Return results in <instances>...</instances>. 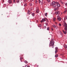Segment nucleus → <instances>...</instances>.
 <instances>
[{
  "label": "nucleus",
  "instance_id": "obj_6",
  "mask_svg": "<svg viewBox=\"0 0 67 67\" xmlns=\"http://www.w3.org/2000/svg\"><path fill=\"white\" fill-rule=\"evenodd\" d=\"M56 4H57V7H60V4H59V2H56Z\"/></svg>",
  "mask_w": 67,
  "mask_h": 67
},
{
  "label": "nucleus",
  "instance_id": "obj_17",
  "mask_svg": "<svg viewBox=\"0 0 67 67\" xmlns=\"http://www.w3.org/2000/svg\"><path fill=\"white\" fill-rule=\"evenodd\" d=\"M47 1L48 3H49L50 2V0H47Z\"/></svg>",
  "mask_w": 67,
  "mask_h": 67
},
{
  "label": "nucleus",
  "instance_id": "obj_46",
  "mask_svg": "<svg viewBox=\"0 0 67 67\" xmlns=\"http://www.w3.org/2000/svg\"><path fill=\"white\" fill-rule=\"evenodd\" d=\"M38 66L36 65V67H38Z\"/></svg>",
  "mask_w": 67,
  "mask_h": 67
},
{
  "label": "nucleus",
  "instance_id": "obj_27",
  "mask_svg": "<svg viewBox=\"0 0 67 67\" xmlns=\"http://www.w3.org/2000/svg\"><path fill=\"white\" fill-rule=\"evenodd\" d=\"M27 0H24V2L25 3H26V2Z\"/></svg>",
  "mask_w": 67,
  "mask_h": 67
},
{
  "label": "nucleus",
  "instance_id": "obj_7",
  "mask_svg": "<svg viewBox=\"0 0 67 67\" xmlns=\"http://www.w3.org/2000/svg\"><path fill=\"white\" fill-rule=\"evenodd\" d=\"M8 2L9 4H11L12 3V0H8Z\"/></svg>",
  "mask_w": 67,
  "mask_h": 67
},
{
  "label": "nucleus",
  "instance_id": "obj_42",
  "mask_svg": "<svg viewBox=\"0 0 67 67\" xmlns=\"http://www.w3.org/2000/svg\"><path fill=\"white\" fill-rule=\"evenodd\" d=\"M65 18L66 19H67V16H65Z\"/></svg>",
  "mask_w": 67,
  "mask_h": 67
},
{
  "label": "nucleus",
  "instance_id": "obj_40",
  "mask_svg": "<svg viewBox=\"0 0 67 67\" xmlns=\"http://www.w3.org/2000/svg\"><path fill=\"white\" fill-rule=\"evenodd\" d=\"M51 30L52 31H53V29L52 28H51Z\"/></svg>",
  "mask_w": 67,
  "mask_h": 67
},
{
  "label": "nucleus",
  "instance_id": "obj_45",
  "mask_svg": "<svg viewBox=\"0 0 67 67\" xmlns=\"http://www.w3.org/2000/svg\"><path fill=\"white\" fill-rule=\"evenodd\" d=\"M55 24H57V23L55 22Z\"/></svg>",
  "mask_w": 67,
  "mask_h": 67
},
{
  "label": "nucleus",
  "instance_id": "obj_19",
  "mask_svg": "<svg viewBox=\"0 0 67 67\" xmlns=\"http://www.w3.org/2000/svg\"><path fill=\"white\" fill-rule=\"evenodd\" d=\"M41 24H39L38 27H41Z\"/></svg>",
  "mask_w": 67,
  "mask_h": 67
},
{
  "label": "nucleus",
  "instance_id": "obj_32",
  "mask_svg": "<svg viewBox=\"0 0 67 67\" xmlns=\"http://www.w3.org/2000/svg\"><path fill=\"white\" fill-rule=\"evenodd\" d=\"M13 3H15V0H13Z\"/></svg>",
  "mask_w": 67,
  "mask_h": 67
},
{
  "label": "nucleus",
  "instance_id": "obj_41",
  "mask_svg": "<svg viewBox=\"0 0 67 67\" xmlns=\"http://www.w3.org/2000/svg\"><path fill=\"white\" fill-rule=\"evenodd\" d=\"M46 26H44V28H46Z\"/></svg>",
  "mask_w": 67,
  "mask_h": 67
},
{
  "label": "nucleus",
  "instance_id": "obj_44",
  "mask_svg": "<svg viewBox=\"0 0 67 67\" xmlns=\"http://www.w3.org/2000/svg\"><path fill=\"white\" fill-rule=\"evenodd\" d=\"M27 67H30V66H27Z\"/></svg>",
  "mask_w": 67,
  "mask_h": 67
},
{
  "label": "nucleus",
  "instance_id": "obj_1",
  "mask_svg": "<svg viewBox=\"0 0 67 67\" xmlns=\"http://www.w3.org/2000/svg\"><path fill=\"white\" fill-rule=\"evenodd\" d=\"M54 40V39H53L52 38L51 39L49 44V46H53L54 44V41H53Z\"/></svg>",
  "mask_w": 67,
  "mask_h": 67
},
{
  "label": "nucleus",
  "instance_id": "obj_26",
  "mask_svg": "<svg viewBox=\"0 0 67 67\" xmlns=\"http://www.w3.org/2000/svg\"><path fill=\"white\" fill-rule=\"evenodd\" d=\"M24 62L25 63H27V61L25 60Z\"/></svg>",
  "mask_w": 67,
  "mask_h": 67
},
{
  "label": "nucleus",
  "instance_id": "obj_52",
  "mask_svg": "<svg viewBox=\"0 0 67 67\" xmlns=\"http://www.w3.org/2000/svg\"><path fill=\"white\" fill-rule=\"evenodd\" d=\"M25 67L24 66V67Z\"/></svg>",
  "mask_w": 67,
  "mask_h": 67
},
{
  "label": "nucleus",
  "instance_id": "obj_22",
  "mask_svg": "<svg viewBox=\"0 0 67 67\" xmlns=\"http://www.w3.org/2000/svg\"><path fill=\"white\" fill-rule=\"evenodd\" d=\"M58 51V50H55V53L56 54H57V52Z\"/></svg>",
  "mask_w": 67,
  "mask_h": 67
},
{
  "label": "nucleus",
  "instance_id": "obj_35",
  "mask_svg": "<svg viewBox=\"0 0 67 67\" xmlns=\"http://www.w3.org/2000/svg\"><path fill=\"white\" fill-rule=\"evenodd\" d=\"M55 28L56 29H58V27L57 26H55Z\"/></svg>",
  "mask_w": 67,
  "mask_h": 67
},
{
  "label": "nucleus",
  "instance_id": "obj_48",
  "mask_svg": "<svg viewBox=\"0 0 67 67\" xmlns=\"http://www.w3.org/2000/svg\"><path fill=\"white\" fill-rule=\"evenodd\" d=\"M43 1L42 2V3H43Z\"/></svg>",
  "mask_w": 67,
  "mask_h": 67
},
{
  "label": "nucleus",
  "instance_id": "obj_38",
  "mask_svg": "<svg viewBox=\"0 0 67 67\" xmlns=\"http://www.w3.org/2000/svg\"><path fill=\"white\" fill-rule=\"evenodd\" d=\"M35 3H36V4H37V1H36L35 2Z\"/></svg>",
  "mask_w": 67,
  "mask_h": 67
},
{
  "label": "nucleus",
  "instance_id": "obj_12",
  "mask_svg": "<svg viewBox=\"0 0 67 67\" xmlns=\"http://www.w3.org/2000/svg\"><path fill=\"white\" fill-rule=\"evenodd\" d=\"M53 5V8H54L55 9L56 8L57 6L56 4Z\"/></svg>",
  "mask_w": 67,
  "mask_h": 67
},
{
  "label": "nucleus",
  "instance_id": "obj_18",
  "mask_svg": "<svg viewBox=\"0 0 67 67\" xmlns=\"http://www.w3.org/2000/svg\"><path fill=\"white\" fill-rule=\"evenodd\" d=\"M58 9V7H57L56 8H55L54 9V10L55 11H56Z\"/></svg>",
  "mask_w": 67,
  "mask_h": 67
},
{
  "label": "nucleus",
  "instance_id": "obj_50",
  "mask_svg": "<svg viewBox=\"0 0 67 67\" xmlns=\"http://www.w3.org/2000/svg\"><path fill=\"white\" fill-rule=\"evenodd\" d=\"M32 1H34V0H32Z\"/></svg>",
  "mask_w": 67,
  "mask_h": 67
},
{
  "label": "nucleus",
  "instance_id": "obj_15",
  "mask_svg": "<svg viewBox=\"0 0 67 67\" xmlns=\"http://www.w3.org/2000/svg\"><path fill=\"white\" fill-rule=\"evenodd\" d=\"M60 3H61L62 4H63V3L62 2V1L61 0H60Z\"/></svg>",
  "mask_w": 67,
  "mask_h": 67
},
{
  "label": "nucleus",
  "instance_id": "obj_36",
  "mask_svg": "<svg viewBox=\"0 0 67 67\" xmlns=\"http://www.w3.org/2000/svg\"><path fill=\"white\" fill-rule=\"evenodd\" d=\"M16 2H17L19 3V0H16Z\"/></svg>",
  "mask_w": 67,
  "mask_h": 67
},
{
  "label": "nucleus",
  "instance_id": "obj_14",
  "mask_svg": "<svg viewBox=\"0 0 67 67\" xmlns=\"http://www.w3.org/2000/svg\"><path fill=\"white\" fill-rule=\"evenodd\" d=\"M58 56V55L57 54H56L55 55V58H57Z\"/></svg>",
  "mask_w": 67,
  "mask_h": 67
},
{
  "label": "nucleus",
  "instance_id": "obj_31",
  "mask_svg": "<svg viewBox=\"0 0 67 67\" xmlns=\"http://www.w3.org/2000/svg\"><path fill=\"white\" fill-rule=\"evenodd\" d=\"M66 12L65 11H64V12H63V13L64 14H65V13Z\"/></svg>",
  "mask_w": 67,
  "mask_h": 67
},
{
  "label": "nucleus",
  "instance_id": "obj_37",
  "mask_svg": "<svg viewBox=\"0 0 67 67\" xmlns=\"http://www.w3.org/2000/svg\"><path fill=\"white\" fill-rule=\"evenodd\" d=\"M65 12H67V9H65Z\"/></svg>",
  "mask_w": 67,
  "mask_h": 67
},
{
  "label": "nucleus",
  "instance_id": "obj_10",
  "mask_svg": "<svg viewBox=\"0 0 67 67\" xmlns=\"http://www.w3.org/2000/svg\"><path fill=\"white\" fill-rule=\"evenodd\" d=\"M56 14H59V12L58 11H56L55 13Z\"/></svg>",
  "mask_w": 67,
  "mask_h": 67
},
{
  "label": "nucleus",
  "instance_id": "obj_30",
  "mask_svg": "<svg viewBox=\"0 0 67 67\" xmlns=\"http://www.w3.org/2000/svg\"><path fill=\"white\" fill-rule=\"evenodd\" d=\"M58 49V48L57 47H55V50H57Z\"/></svg>",
  "mask_w": 67,
  "mask_h": 67
},
{
  "label": "nucleus",
  "instance_id": "obj_11",
  "mask_svg": "<svg viewBox=\"0 0 67 67\" xmlns=\"http://www.w3.org/2000/svg\"><path fill=\"white\" fill-rule=\"evenodd\" d=\"M39 12V10L38 9H37L36 11V13H38Z\"/></svg>",
  "mask_w": 67,
  "mask_h": 67
},
{
  "label": "nucleus",
  "instance_id": "obj_3",
  "mask_svg": "<svg viewBox=\"0 0 67 67\" xmlns=\"http://www.w3.org/2000/svg\"><path fill=\"white\" fill-rule=\"evenodd\" d=\"M46 20H47V21H48V19L47 18H46V19H45V18H43L42 19V20L41 21V22L42 23L43 22H44Z\"/></svg>",
  "mask_w": 67,
  "mask_h": 67
},
{
  "label": "nucleus",
  "instance_id": "obj_23",
  "mask_svg": "<svg viewBox=\"0 0 67 67\" xmlns=\"http://www.w3.org/2000/svg\"><path fill=\"white\" fill-rule=\"evenodd\" d=\"M53 27L54 28H55L56 27V26L54 25H53Z\"/></svg>",
  "mask_w": 67,
  "mask_h": 67
},
{
  "label": "nucleus",
  "instance_id": "obj_4",
  "mask_svg": "<svg viewBox=\"0 0 67 67\" xmlns=\"http://www.w3.org/2000/svg\"><path fill=\"white\" fill-rule=\"evenodd\" d=\"M57 20L59 21H60L61 20V18L59 16H57Z\"/></svg>",
  "mask_w": 67,
  "mask_h": 67
},
{
  "label": "nucleus",
  "instance_id": "obj_16",
  "mask_svg": "<svg viewBox=\"0 0 67 67\" xmlns=\"http://www.w3.org/2000/svg\"><path fill=\"white\" fill-rule=\"evenodd\" d=\"M22 59H23L22 57H20V60L21 61V62H22V61L21 60Z\"/></svg>",
  "mask_w": 67,
  "mask_h": 67
},
{
  "label": "nucleus",
  "instance_id": "obj_2",
  "mask_svg": "<svg viewBox=\"0 0 67 67\" xmlns=\"http://www.w3.org/2000/svg\"><path fill=\"white\" fill-rule=\"evenodd\" d=\"M63 25L64 26V27H65L64 28L65 30V31H67V24L65 22H64Z\"/></svg>",
  "mask_w": 67,
  "mask_h": 67
},
{
  "label": "nucleus",
  "instance_id": "obj_39",
  "mask_svg": "<svg viewBox=\"0 0 67 67\" xmlns=\"http://www.w3.org/2000/svg\"><path fill=\"white\" fill-rule=\"evenodd\" d=\"M59 26H61V24H59Z\"/></svg>",
  "mask_w": 67,
  "mask_h": 67
},
{
  "label": "nucleus",
  "instance_id": "obj_9",
  "mask_svg": "<svg viewBox=\"0 0 67 67\" xmlns=\"http://www.w3.org/2000/svg\"><path fill=\"white\" fill-rule=\"evenodd\" d=\"M64 47L65 48L66 50H67V47L66 45L64 44Z\"/></svg>",
  "mask_w": 67,
  "mask_h": 67
},
{
  "label": "nucleus",
  "instance_id": "obj_33",
  "mask_svg": "<svg viewBox=\"0 0 67 67\" xmlns=\"http://www.w3.org/2000/svg\"><path fill=\"white\" fill-rule=\"evenodd\" d=\"M30 6H31L32 5V4L31 3H30Z\"/></svg>",
  "mask_w": 67,
  "mask_h": 67
},
{
  "label": "nucleus",
  "instance_id": "obj_29",
  "mask_svg": "<svg viewBox=\"0 0 67 67\" xmlns=\"http://www.w3.org/2000/svg\"><path fill=\"white\" fill-rule=\"evenodd\" d=\"M41 2V1H40V0H39V3H40Z\"/></svg>",
  "mask_w": 67,
  "mask_h": 67
},
{
  "label": "nucleus",
  "instance_id": "obj_5",
  "mask_svg": "<svg viewBox=\"0 0 67 67\" xmlns=\"http://www.w3.org/2000/svg\"><path fill=\"white\" fill-rule=\"evenodd\" d=\"M56 4V3L55 1H53L52 3H51V5L52 6L53 5L55 4Z\"/></svg>",
  "mask_w": 67,
  "mask_h": 67
},
{
  "label": "nucleus",
  "instance_id": "obj_47",
  "mask_svg": "<svg viewBox=\"0 0 67 67\" xmlns=\"http://www.w3.org/2000/svg\"><path fill=\"white\" fill-rule=\"evenodd\" d=\"M27 66V65H25V67H26Z\"/></svg>",
  "mask_w": 67,
  "mask_h": 67
},
{
  "label": "nucleus",
  "instance_id": "obj_34",
  "mask_svg": "<svg viewBox=\"0 0 67 67\" xmlns=\"http://www.w3.org/2000/svg\"><path fill=\"white\" fill-rule=\"evenodd\" d=\"M46 25L48 26V23H46Z\"/></svg>",
  "mask_w": 67,
  "mask_h": 67
},
{
  "label": "nucleus",
  "instance_id": "obj_13",
  "mask_svg": "<svg viewBox=\"0 0 67 67\" xmlns=\"http://www.w3.org/2000/svg\"><path fill=\"white\" fill-rule=\"evenodd\" d=\"M30 11L28 10L27 12V14L29 15H30Z\"/></svg>",
  "mask_w": 67,
  "mask_h": 67
},
{
  "label": "nucleus",
  "instance_id": "obj_20",
  "mask_svg": "<svg viewBox=\"0 0 67 67\" xmlns=\"http://www.w3.org/2000/svg\"><path fill=\"white\" fill-rule=\"evenodd\" d=\"M32 15L33 16H34L35 15V13H32Z\"/></svg>",
  "mask_w": 67,
  "mask_h": 67
},
{
  "label": "nucleus",
  "instance_id": "obj_49",
  "mask_svg": "<svg viewBox=\"0 0 67 67\" xmlns=\"http://www.w3.org/2000/svg\"><path fill=\"white\" fill-rule=\"evenodd\" d=\"M42 1H44V0H42Z\"/></svg>",
  "mask_w": 67,
  "mask_h": 67
},
{
  "label": "nucleus",
  "instance_id": "obj_24",
  "mask_svg": "<svg viewBox=\"0 0 67 67\" xmlns=\"http://www.w3.org/2000/svg\"><path fill=\"white\" fill-rule=\"evenodd\" d=\"M47 13H46L44 15H45V16H47Z\"/></svg>",
  "mask_w": 67,
  "mask_h": 67
},
{
  "label": "nucleus",
  "instance_id": "obj_25",
  "mask_svg": "<svg viewBox=\"0 0 67 67\" xmlns=\"http://www.w3.org/2000/svg\"><path fill=\"white\" fill-rule=\"evenodd\" d=\"M49 30V27H48L47 28V30Z\"/></svg>",
  "mask_w": 67,
  "mask_h": 67
},
{
  "label": "nucleus",
  "instance_id": "obj_21",
  "mask_svg": "<svg viewBox=\"0 0 67 67\" xmlns=\"http://www.w3.org/2000/svg\"><path fill=\"white\" fill-rule=\"evenodd\" d=\"M53 20L54 21H55L56 20V19H55V18H54L53 19Z\"/></svg>",
  "mask_w": 67,
  "mask_h": 67
},
{
  "label": "nucleus",
  "instance_id": "obj_28",
  "mask_svg": "<svg viewBox=\"0 0 67 67\" xmlns=\"http://www.w3.org/2000/svg\"><path fill=\"white\" fill-rule=\"evenodd\" d=\"M27 4L26 3L25 4L24 6H27Z\"/></svg>",
  "mask_w": 67,
  "mask_h": 67
},
{
  "label": "nucleus",
  "instance_id": "obj_43",
  "mask_svg": "<svg viewBox=\"0 0 67 67\" xmlns=\"http://www.w3.org/2000/svg\"><path fill=\"white\" fill-rule=\"evenodd\" d=\"M66 6H67V3H66Z\"/></svg>",
  "mask_w": 67,
  "mask_h": 67
},
{
  "label": "nucleus",
  "instance_id": "obj_51",
  "mask_svg": "<svg viewBox=\"0 0 67 67\" xmlns=\"http://www.w3.org/2000/svg\"><path fill=\"white\" fill-rule=\"evenodd\" d=\"M2 15H3V14H2Z\"/></svg>",
  "mask_w": 67,
  "mask_h": 67
},
{
  "label": "nucleus",
  "instance_id": "obj_8",
  "mask_svg": "<svg viewBox=\"0 0 67 67\" xmlns=\"http://www.w3.org/2000/svg\"><path fill=\"white\" fill-rule=\"evenodd\" d=\"M63 33L65 34H66V31H64V30H63Z\"/></svg>",
  "mask_w": 67,
  "mask_h": 67
}]
</instances>
